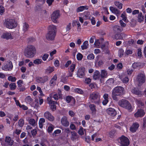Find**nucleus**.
I'll return each mask as SVG.
<instances>
[{
	"instance_id": "obj_1",
	"label": "nucleus",
	"mask_w": 146,
	"mask_h": 146,
	"mask_svg": "<svg viewBox=\"0 0 146 146\" xmlns=\"http://www.w3.org/2000/svg\"><path fill=\"white\" fill-rule=\"evenodd\" d=\"M24 54L27 57L31 58L33 57L36 53L35 47L32 45H28L25 49Z\"/></svg>"
},
{
	"instance_id": "obj_2",
	"label": "nucleus",
	"mask_w": 146,
	"mask_h": 146,
	"mask_svg": "<svg viewBox=\"0 0 146 146\" xmlns=\"http://www.w3.org/2000/svg\"><path fill=\"white\" fill-rule=\"evenodd\" d=\"M56 27L53 25H50L49 26L48 32L46 35V38L48 40H53L55 36Z\"/></svg>"
},
{
	"instance_id": "obj_3",
	"label": "nucleus",
	"mask_w": 146,
	"mask_h": 146,
	"mask_svg": "<svg viewBox=\"0 0 146 146\" xmlns=\"http://www.w3.org/2000/svg\"><path fill=\"white\" fill-rule=\"evenodd\" d=\"M4 25L8 29H12L15 28L17 25L16 23H15V20L11 19H7L5 20L4 23Z\"/></svg>"
},
{
	"instance_id": "obj_4",
	"label": "nucleus",
	"mask_w": 146,
	"mask_h": 146,
	"mask_svg": "<svg viewBox=\"0 0 146 146\" xmlns=\"http://www.w3.org/2000/svg\"><path fill=\"white\" fill-rule=\"evenodd\" d=\"M119 105L121 107L129 111H132V106L130 103L127 100H122L119 102Z\"/></svg>"
},
{
	"instance_id": "obj_5",
	"label": "nucleus",
	"mask_w": 146,
	"mask_h": 146,
	"mask_svg": "<svg viewBox=\"0 0 146 146\" xmlns=\"http://www.w3.org/2000/svg\"><path fill=\"white\" fill-rule=\"evenodd\" d=\"M100 96L99 93L93 92L90 94L89 98L92 102L97 104L99 103Z\"/></svg>"
},
{
	"instance_id": "obj_6",
	"label": "nucleus",
	"mask_w": 146,
	"mask_h": 146,
	"mask_svg": "<svg viewBox=\"0 0 146 146\" xmlns=\"http://www.w3.org/2000/svg\"><path fill=\"white\" fill-rule=\"evenodd\" d=\"M120 140L121 146H128L130 144V141L129 139L124 135L119 137Z\"/></svg>"
},
{
	"instance_id": "obj_7",
	"label": "nucleus",
	"mask_w": 146,
	"mask_h": 146,
	"mask_svg": "<svg viewBox=\"0 0 146 146\" xmlns=\"http://www.w3.org/2000/svg\"><path fill=\"white\" fill-rule=\"evenodd\" d=\"M145 76L144 73H139L136 77V80L139 84L144 83L145 81Z\"/></svg>"
},
{
	"instance_id": "obj_8",
	"label": "nucleus",
	"mask_w": 146,
	"mask_h": 146,
	"mask_svg": "<svg viewBox=\"0 0 146 146\" xmlns=\"http://www.w3.org/2000/svg\"><path fill=\"white\" fill-rule=\"evenodd\" d=\"M119 96V87H115L113 90L112 93V98L115 101L118 100V96Z\"/></svg>"
},
{
	"instance_id": "obj_9",
	"label": "nucleus",
	"mask_w": 146,
	"mask_h": 146,
	"mask_svg": "<svg viewBox=\"0 0 146 146\" xmlns=\"http://www.w3.org/2000/svg\"><path fill=\"white\" fill-rule=\"evenodd\" d=\"M59 11H56L54 12L51 15L52 20L54 23H57V19L59 17Z\"/></svg>"
},
{
	"instance_id": "obj_10",
	"label": "nucleus",
	"mask_w": 146,
	"mask_h": 146,
	"mask_svg": "<svg viewBox=\"0 0 146 146\" xmlns=\"http://www.w3.org/2000/svg\"><path fill=\"white\" fill-rule=\"evenodd\" d=\"M13 68V64L11 61H9L6 65L3 66L2 67V70L6 71H10L12 70Z\"/></svg>"
},
{
	"instance_id": "obj_11",
	"label": "nucleus",
	"mask_w": 146,
	"mask_h": 146,
	"mask_svg": "<svg viewBox=\"0 0 146 146\" xmlns=\"http://www.w3.org/2000/svg\"><path fill=\"white\" fill-rule=\"evenodd\" d=\"M35 79L38 83H44L48 80V77L47 76H45L42 77H37Z\"/></svg>"
},
{
	"instance_id": "obj_12",
	"label": "nucleus",
	"mask_w": 146,
	"mask_h": 146,
	"mask_svg": "<svg viewBox=\"0 0 146 146\" xmlns=\"http://www.w3.org/2000/svg\"><path fill=\"white\" fill-rule=\"evenodd\" d=\"M145 114L144 111L140 109L137 110V111L134 113V116L135 117H142L144 116Z\"/></svg>"
},
{
	"instance_id": "obj_13",
	"label": "nucleus",
	"mask_w": 146,
	"mask_h": 146,
	"mask_svg": "<svg viewBox=\"0 0 146 146\" xmlns=\"http://www.w3.org/2000/svg\"><path fill=\"white\" fill-rule=\"evenodd\" d=\"M139 127V124L137 122L133 123L130 128V131L132 133L135 132Z\"/></svg>"
},
{
	"instance_id": "obj_14",
	"label": "nucleus",
	"mask_w": 146,
	"mask_h": 146,
	"mask_svg": "<svg viewBox=\"0 0 146 146\" xmlns=\"http://www.w3.org/2000/svg\"><path fill=\"white\" fill-rule=\"evenodd\" d=\"M85 71V69L84 68L81 67L79 68L77 73V76L80 78L83 77L84 76Z\"/></svg>"
},
{
	"instance_id": "obj_15",
	"label": "nucleus",
	"mask_w": 146,
	"mask_h": 146,
	"mask_svg": "<svg viewBox=\"0 0 146 146\" xmlns=\"http://www.w3.org/2000/svg\"><path fill=\"white\" fill-rule=\"evenodd\" d=\"M106 111L108 114L112 116H115L117 114L115 110L111 108H109L107 109Z\"/></svg>"
},
{
	"instance_id": "obj_16",
	"label": "nucleus",
	"mask_w": 146,
	"mask_h": 146,
	"mask_svg": "<svg viewBox=\"0 0 146 146\" xmlns=\"http://www.w3.org/2000/svg\"><path fill=\"white\" fill-rule=\"evenodd\" d=\"M44 117L51 121H53L54 120V117L48 111L46 112L44 114Z\"/></svg>"
},
{
	"instance_id": "obj_17",
	"label": "nucleus",
	"mask_w": 146,
	"mask_h": 146,
	"mask_svg": "<svg viewBox=\"0 0 146 146\" xmlns=\"http://www.w3.org/2000/svg\"><path fill=\"white\" fill-rule=\"evenodd\" d=\"M131 92L132 93L139 96H141L143 94V92L140 91L139 89L137 88H134L133 89L131 90Z\"/></svg>"
},
{
	"instance_id": "obj_18",
	"label": "nucleus",
	"mask_w": 146,
	"mask_h": 146,
	"mask_svg": "<svg viewBox=\"0 0 146 146\" xmlns=\"http://www.w3.org/2000/svg\"><path fill=\"white\" fill-rule=\"evenodd\" d=\"M61 121L62 124L64 126H68L69 125L67 118L66 116H63L61 119Z\"/></svg>"
},
{
	"instance_id": "obj_19",
	"label": "nucleus",
	"mask_w": 146,
	"mask_h": 146,
	"mask_svg": "<svg viewBox=\"0 0 146 146\" xmlns=\"http://www.w3.org/2000/svg\"><path fill=\"white\" fill-rule=\"evenodd\" d=\"M1 37L3 38L8 40L9 39H13L12 37L11 33L8 32L4 33L1 36Z\"/></svg>"
},
{
	"instance_id": "obj_20",
	"label": "nucleus",
	"mask_w": 146,
	"mask_h": 146,
	"mask_svg": "<svg viewBox=\"0 0 146 146\" xmlns=\"http://www.w3.org/2000/svg\"><path fill=\"white\" fill-rule=\"evenodd\" d=\"M88 8V6H80L77 8L76 11L78 13L82 11L85 10H87Z\"/></svg>"
},
{
	"instance_id": "obj_21",
	"label": "nucleus",
	"mask_w": 146,
	"mask_h": 146,
	"mask_svg": "<svg viewBox=\"0 0 146 146\" xmlns=\"http://www.w3.org/2000/svg\"><path fill=\"white\" fill-rule=\"evenodd\" d=\"M82 16H83V18L84 19H90V18L91 15L90 12L86 11L82 14Z\"/></svg>"
},
{
	"instance_id": "obj_22",
	"label": "nucleus",
	"mask_w": 146,
	"mask_h": 146,
	"mask_svg": "<svg viewBox=\"0 0 146 146\" xmlns=\"http://www.w3.org/2000/svg\"><path fill=\"white\" fill-rule=\"evenodd\" d=\"M53 98L56 100H58L59 99L62 98V94L61 93L60 91H58V93L54 95Z\"/></svg>"
},
{
	"instance_id": "obj_23",
	"label": "nucleus",
	"mask_w": 146,
	"mask_h": 146,
	"mask_svg": "<svg viewBox=\"0 0 146 146\" xmlns=\"http://www.w3.org/2000/svg\"><path fill=\"white\" fill-rule=\"evenodd\" d=\"M100 76V72L98 70H96L94 72L93 75V78L94 80H96L99 78Z\"/></svg>"
},
{
	"instance_id": "obj_24",
	"label": "nucleus",
	"mask_w": 146,
	"mask_h": 146,
	"mask_svg": "<svg viewBox=\"0 0 146 146\" xmlns=\"http://www.w3.org/2000/svg\"><path fill=\"white\" fill-rule=\"evenodd\" d=\"M5 141L8 145L11 146L13 143V141L9 137H7L5 138Z\"/></svg>"
},
{
	"instance_id": "obj_25",
	"label": "nucleus",
	"mask_w": 146,
	"mask_h": 146,
	"mask_svg": "<svg viewBox=\"0 0 146 146\" xmlns=\"http://www.w3.org/2000/svg\"><path fill=\"white\" fill-rule=\"evenodd\" d=\"M107 72L105 70H102L101 72L100 76L102 78H106L107 75Z\"/></svg>"
},
{
	"instance_id": "obj_26",
	"label": "nucleus",
	"mask_w": 146,
	"mask_h": 146,
	"mask_svg": "<svg viewBox=\"0 0 146 146\" xmlns=\"http://www.w3.org/2000/svg\"><path fill=\"white\" fill-rule=\"evenodd\" d=\"M137 18L138 22L141 23L143 21L144 19V16L143 15L142 13L141 12L139 14Z\"/></svg>"
},
{
	"instance_id": "obj_27",
	"label": "nucleus",
	"mask_w": 146,
	"mask_h": 146,
	"mask_svg": "<svg viewBox=\"0 0 146 146\" xmlns=\"http://www.w3.org/2000/svg\"><path fill=\"white\" fill-rule=\"evenodd\" d=\"M88 42L87 41H85L83 43V45L81 46L82 49V50L86 49L88 48Z\"/></svg>"
},
{
	"instance_id": "obj_28",
	"label": "nucleus",
	"mask_w": 146,
	"mask_h": 146,
	"mask_svg": "<svg viewBox=\"0 0 146 146\" xmlns=\"http://www.w3.org/2000/svg\"><path fill=\"white\" fill-rule=\"evenodd\" d=\"M40 144L42 146H49V143L47 140L41 141Z\"/></svg>"
},
{
	"instance_id": "obj_29",
	"label": "nucleus",
	"mask_w": 146,
	"mask_h": 146,
	"mask_svg": "<svg viewBox=\"0 0 146 146\" xmlns=\"http://www.w3.org/2000/svg\"><path fill=\"white\" fill-rule=\"evenodd\" d=\"M25 101L27 103L30 104L32 102L33 99L31 98L30 96H28L25 98Z\"/></svg>"
},
{
	"instance_id": "obj_30",
	"label": "nucleus",
	"mask_w": 146,
	"mask_h": 146,
	"mask_svg": "<svg viewBox=\"0 0 146 146\" xmlns=\"http://www.w3.org/2000/svg\"><path fill=\"white\" fill-rule=\"evenodd\" d=\"M110 10L113 13L115 14H118L119 11L118 9L113 7H110Z\"/></svg>"
},
{
	"instance_id": "obj_31",
	"label": "nucleus",
	"mask_w": 146,
	"mask_h": 146,
	"mask_svg": "<svg viewBox=\"0 0 146 146\" xmlns=\"http://www.w3.org/2000/svg\"><path fill=\"white\" fill-rule=\"evenodd\" d=\"M125 94V91L124 88L119 86V96L123 95Z\"/></svg>"
},
{
	"instance_id": "obj_32",
	"label": "nucleus",
	"mask_w": 146,
	"mask_h": 146,
	"mask_svg": "<svg viewBox=\"0 0 146 146\" xmlns=\"http://www.w3.org/2000/svg\"><path fill=\"white\" fill-rule=\"evenodd\" d=\"M55 104H58V103L56 102H55L54 101L53 103V104H49L50 106V108L53 110H56V106L55 105Z\"/></svg>"
},
{
	"instance_id": "obj_33",
	"label": "nucleus",
	"mask_w": 146,
	"mask_h": 146,
	"mask_svg": "<svg viewBox=\"0 0 146 146\" xmlns=\"http://www.w3.org/2000/svg\"><path fill=\"white\" fill-rule=\"evenodd\" d=\"M29 28V25L28 24L26 23H23V30L24 32L27 31Z\"/></svg>"
},
{
	"instance_id": "obj_34",
	"label": "nucleus",
	"mask_w": 146,
	"mask_h": 146,
	"mask_svg": "<svg viewBox=\"0 0 146 146\" xmlns=\"http://www.w3.org/2000/svg\"><path fill=\"white\" fill-rule=\"evenodd\" d=\"M42 61L41 59H36L33 61V63L36 64H41Z\"/></svg>"
},
{
	"instance_id": "obj_35",
	"label": "nucleus",
	"mask_w": 146,
	"mask_h": 146,
	"mask_svg": "<svg viewBox=\"0 0 146 146\" xmlns=\"http://www.w3.org/2000/svg\"><path fill=\"white\" fill-rule=\"evenodd\" d=\"M9 86L11 90H14L16 87V86L15 83H11L9 84Z\"/></svg>"
},
{
	"instance_id": "obj_36",
	"label": "nucleus",
	"mask_w": 146,
	"mask_h": 146,
	"mask_svg": "<svg viewBox=\"0 0 146 146\" xmlns=\"http://www.w3.org/2000/svg\"><path fill=\"white\" fill-rule=\"evenodd\" d=\"M54 70L53 68L52 67H49L46 70V72L47 73H50Z\"/></svg>"
},
{
	"instance_id": "obj_37",
	"label": "nucleus",
	"mask_w": 146,
	"mask_h": 146,
	"mask_svg": "<svg viewBox=\"0 0 146 146\" xmlns=\"http://www.w3.org/2000/svg\"><path fill=\"white\" fill-rule=\"evenodd\" d=\"M29 123L31 125L35 126L36 124V122L33 119H30L29 120Z\"/></svg>"
},
{
	"instance_id": "obj_38",
	"label": "nucleus",
	"mask_w": 146,
	"mask_h": 146,
	"mask_svg": "<svg viewBox=\"0 0 146 146\" xmlns=\"http://www.w3.org/2000/svg\"><path fill=\"white\" fill-rule=\"evenodd\" d=\"M54 128V126L52 125L49 126L47 129V131L48 133H51Z\"/></svg>"
},
{
	"instance_id": "obj_39",
	"label": "nucleus",
	"mask_w": 146,
	"mask_h": 146,
	"mask_svg": "<svg viewBox=\"0 0 146 146\" xmlns=\"http://www.w3.org/2000/svg\"><path fill=\"white\" fill-rule=\"evenodd\" d=\"M89 107L92 111L93 112L96 111V106L94 104H90L89 106Z\"/></svg>"
},
{
	"instance_id": "obj_40",
	"label": "nucleus",
	"mask_w": 146,
	"mask_h": 146,
	"mask_svg": "<svg viewBox=\"0 0 146 146\" xmlns=\"http://www.w3.org/2000/svg\"><path fill=\"white\" fill-rule=\"evenodd\" d=\"M121 17L122 18L123 20L125 22H127V17L125 13H122L121 15Z\"/></svg>"
},
{
	"instance_id": "obj_41",
	"label": "nucleus",
	"mask_w": 146,
	"mask_h": 146,
	"mask_svg": "<svg viewBox=\"0 0 146 146\" xmlns=\"http://www.w3.org/2000/svg\"><path fill=\"white\" fill-rule=\"evenodd\" d=\"M113 31L115 33H119V26L116 25L113 27Z\"/></svg>"
},
{
	"instance_id": "obj_42",
	"label": "nucleus",
	"mask_w": 146,
	"mask_h": 146,
	"mask_svg": "<svg viewBox=\"0 0 146 146\" xmlns=\"http://www.w3.org/2000/svg\"><path fill=\"white\" fill-rule=\"evenodd\" d=\"M121 80L123 83H127L128 82L129 80L127 76H125Z\"/></svg>"
},
{
	"instance_id": "obj_43",
	"label": "nucleus",
	"mask_w": 146,
	"mask_h": 146,
	"mask_svg": "<svg viewBox=\"0 0 146 146\" xmlns=\"http://www.w3.org/2000/svg\"><path fill=\"white\" fill-rule=\"evenodd\" d=\"M71 23H69L68 25H67L66 27V33H68V32L71 29Z\"/></svg>"
},
{
	"instance_id": "obj_44",
	"label": "nucleus",
	"mask_w": 146,
	"mask_h": 146,
	"mask_svg": "<svg viewBox=\"0 0 146 146\" xmlns=\"http://www.w3.org/2000/svg\"><path fill=\"white\" fill-rule=\"evenodd\" d=\"M94 55L93 54L91 53L89 54L87 56L88 59L90 60H93L94 58Z\"/></svg>"
},
{
	"instance_id": "obj_45",
	"label": "nucleus",
	"mask_w": 146,
	"mask_h": 146,
	"mask_svg": "<svg viewBox=\"0 0 146 146\" xmlns=\"http://www.w3.org/2000/svg\"><path fill=\"white\" fill-rule=\"evenodd\" d=\"M18 124L19 125L20 127H23L24 124L23 120L22 119H20L19 121Z\"/></svg>"
},
{
	"instance_id": "obj_46",
	"label": "nucleus",
	"mask_w": 146,
	"mask_h": 146,
	"mask_svg": "<svg viewBox=\"0 0 146 146\" xmlns=\"http://www.w3.org/2000/svg\"><path fill=\"white\" fill-rule=\"evenodd\" d=\"M8 79L9 80L11 81L12 82H15L16 80V79L15 77L10 76L8 77Z\"/></svg>"
},
{
	"instance_id": "obj_47",
	"label": "nucleus",
	"mask_w": 146,
	"mask_h": 146,
	"mask_svg": "<svg viewBox=\"0 0 146 146\" xmlns=\"http://www.w3.org/2000/svg\"><path fill=\"white\" fill-rule=\"evenodd\" d=\"M76 56L78 60H81L83 57L82 55L80 53H78Z\"/></svg>"
},
{
	"instance_id": "obj_48",
	"label": "nucleus",
	"mask_w": 146,
	"mask_h": 146,
	"mask_svg": "<svg viewBox=\"0 0 146 146\" xmlns=\"http://www.w3.org/2000/svg\"><path fill=\"white\" fill-rule=\"evenodd\" d=\"M114 83L113 80L112 78H110L108 80L106 81V83L109 84L111 85Z\"/></svg>"
},
{
	"instance_id": "obj_49",
	"label": "nucleus",
	"mask_w": 146,
	"mask_h": 146,
	"mask_svg": "<svg viewBox=\"0 0 146 146\" xmlns=\"http://www.w3.org/2000/svg\"><path fill=\"white\" fill-rule=\"evenodd\" d=\"M115 130H113L111 131L109 133L110 137L111 138L113 137V136L115 135Z\"/></svg>"
},
{
	"instance_id": "obj_50",
	"label": "nucleus",
	"mask_w": 146,
	"mask_h": 146,
	"mask_svg": "<svg viewBox=\"0 0 146 146\" xmlns=\"http://www.w3.org/2000/svg\"><path fill=\"white\" fill-rule=\"evenodd\" d=\"M141 50V49L140 48H139L138 49L137 55L140 58L142 56Z\"/></svg>"
},
{
	"instance_id": "obj_51",
	"label": "nucleus",
	"mask_w": 146,
	"mask_h": 146,
	"mask_svg": "<svg viewBox=\"0 0 146 146\" xmlns=\"http://www.w3.org/2000/svg\"><path fill=\"white\" fill-rule=\"evenodd\" d=\"M61 132V131L59 129H57L54 131L52 133V135L56 136L57 134L60 133Z\"/></svg>"
},
{
	"instance_id": "obj_52",
	"label": "nucleus",
	"mask_w": 146,
	"mask_h": 146,
	"mask_svg": "<svg viewBox=\"0 0 146 146\" xmlns=\"http://www.w3.org/2000/svg\"><path fill=\"white\" fill-rule=\"evenodd\" d=\"M47 100L48 102V103L49 104H53V103L54 101L52 100V98L51 97H47Z\"/></svg>"
},
{
	"instance_id": "obj_53",
	"label": "nucleus",
	"mask_w": 146,
	"mask_h": 146,
	"mask_svg": "<svg viewBox=\"0 0 146 146\" xmlns=\"http://www.w3.org/2000/svg\"><path fill=\"white\" fill-rule=\"evenodd\" d=\"M100 43L99 42L98 40H96L94 43V45L96 46V47L99 48Z\"/></svg>"
},
{
	"instance_id": "obj_54",
	"label": "nucleus",
	"mask_w": 146,
	"mask_h": 146,
	"mask_svg": "<svg viewBox=\"0 0 146 146\" xmlns=\"http://www.w3.org/2000/svg\"><path fill=\"white\" fill-rule=\"evenodd\" d=\"M49 56L48 54H44L42 57V59L44 61L46 60V59L48 58Z\"/></svg>"
},
{
	"instance_id": "obj_55",
	"label": "nucleus",
	"mask_w": 146,
	"mask_h": 146,
	"mask_svg": "<svg viewBox=\"0 0 146 146\" xmlns=\"http://www.w3.org/2000/svg\"><path fill=\"white\" fill-rule=\"evenodd\" d=\"M124 52V50L122 48H121L119 49V53L120 55V56H119V57H121L123 55Z\"/></svg>"
},
{
	"instance_id": "obj_56",
	"label": "nucleus",
	"mask_w": 146,
	"mask_h": 146,
	"mask_svg": "<svg viewBox=\"0 0 146 146\" xmlns=\"http://www.w3.org/2000/svg\"><path fill=\"white\" fill-rule=\"evenodd\" d=\"M75 91L76 92L81 94L83 93V91L81 89L78 88L75 89Z\"/></svg>"
},
{
	"instance_id": "obj_57",
	"label": "nucleus",
	"mask_w": 146,
	"mask_h": 146,
	"mask_svg": "<svg viewBox=\"0 0 146 146\" xmlns=\"http://www.w3.org/2000/svg\"><path fill=\"white\" fill-rule=\"evenodd\" d=\"M36 89L37 90H38L40 93V95L41 96H44L42 92V91L40 87L38 86L37 87Z\"/></svg>"
},
{
	"instance_id": "obj_58",
	"label": "nucleus",
	"mask_w": 146,
	"mask_h": 146,
	"mask_svg": "<svg viewBox=\"0 0 146 146\" xmlns=\"http://www.w3.org/2000/svg\"><path fill=\"white\" fill-rule=\"evenodd\" d=\"M45 1V0H36V1L37 3H39L40 5H42L44 3Z\"/></svg>"
},
{
	"instance_id": "obj_59",
	"label": "nucleus",
	"mask_w": 146,
	"mask_h": 146,
	"mask_svg": "<svg viewBox=\"0 0 146 146\" xmlns=\"http://www.w3.org/2000/svg\"><path fill=\"white\" fill-rule=\"evenodd\" d=\"M119 23H120L121 26L122 27H125L126 26V24L124 23L121 20L119 21Z\"/></svg>"
},
{
	"instance_id": "obj_60",
	"label": "nucleus",
	"mask_w": 146,
	"mask_h": 146,
	"mask_svg": "<svg viewBox=\"0 0 146 146\" xmlns=\"http://www.w3.org/2000/svg\"><path fill=\"white\" fill-rule=\"evenodd\" d=\"M132 52L131 50H126L125 52V54H127V55H128L129 54H132Z\"/></svg>"
},
{
	"instance_id": "obj_61",
	"label": "nucleus",
	"mask_w": 146,
	"mask_h": 146,
	"mask_svg": "<svg viewBox=\"0 0 146 146\" xmlns=\"http://www.w3.org/2000/svg\"><path fill=\"white\" fill-rule=\"evenodd\" d=\"M75 65L74 64H72L70 67V70L72 72L74 71L75 68Z\"/></svg>"
},
{
	"instance_id": "obj_62",
	"label": "nucleus",
	"mask_w": 146,
	"mask_h": 146,
	"mask_svg": "<svg viewBox=\"0 0 146 146\" xmlns=\"http://www.w3.org/2000/svg\"><path fill=\"white\" fill-rule=\"evenodd\" d=\"M31 133L33 136H35L37 133V131L36 129H34L31 131Z\"/></svg>"
},
{
	"instance_id": "obj_63",
	"label": "nucleus",
	"mask_w": 146,
	"mask_h": 146,
	"mask_svg": "<svg viewBox=\"0 0 146 146\" xmlns=\"http://www.w3.org/2000/svg\"><path fill=\"white\" fill-rule=\"evenodd\" d=\"M82 129L83 128L82 127H81L78 131V133L81 135H82L84 134V132L82 130Z\"/></svg>"
},
{
	"instance_id": "obj_64",
	"label": "nucleus",
	"mask_w": 146,
	"mask_h": 146,
	"mask_svg": "<svg viewBox=\"0 0 146 146\" xmlns=\"http://www.w3.org/2000/svg\"><path fill=\"white\" fill-rule=\"evenodd\" d=\"M72 98L70 96H68L66 98V101L68 103H70L72 100Z\"/></svg>"
}]
</instances>
